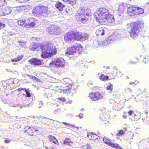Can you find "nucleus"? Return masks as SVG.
<instances>
[{
	"label": "nucleus",
	"mask_w": 149,
	"mask_h": 149,
	"mask_svg": "<svg viewBox=\"0 0 149 149\" xmlns=\"http://www.w3.org/2000/svg\"><path fill=\"white\" fill-rule=\"evenodd\" d=\"M90 10L86 7H80L78 9L75 15L77 20L81 22L85 23L89 22L91 19Z\"/></svg>",
	"instance_id": "1"
},
{
	"label": "nucleus",
	"mask_w": 149,
	"mask_h": 149,
	"mask_svg": "<svg viewBox=\"0 0 149 149\" xmlns=\"http://www.w3.org/2000/svg\"><path fill=\"white\" fill-rule=\"evenodd\" d=\"M142 24L140 22L136 21L132 23L130 27L128 28L131 38L133 39H136L141 31Z\"/></svg>",
	"instance_id": "2"
},
{
	"label": "nucleus",
	"mask_w": 149,
	"mask_h": 149,
	"mask_svg": "<svg viewBox=\"0 0 149 149\" xmlns=\"http://www.w3.org/2000/svg\"><path fill=\"white\" fill-rule=\"evenodd\" d=\"M109 13L108 10L105 8H100L94 13L96 21L100 24L103 19Z\"/></svg>",
	"instance_id": "3"
},
{
	"label": "nucleus",
	"mask_w": 149,
	"mask_h": 149,
	"mask_svg": "<svg viewBox=\"0 0 149 149\" xmlns=\"http://www.w3.org/2000/svg\"><path fill=\"white\" fill-rule=\"evenodd\" d=\"M40 47L41 49L42 54H41V57L44 59L47 58V46L43 44H40V43H34L32 46L29 47V49L31 50L36 51L38 49V48Z\"/></svg>",
	"instance_id": "4"
},
{
	"label": "nucleus",
	"mask_w": 149,
	"mask_h": 149,
	"mask_svg": "<svg viewBox=\"0 0 149 149\" xmlns=\"http://www.w3.org/2000/svg\"><path fill=\"white\" fill-rule=\"evenodd\" d=\"M46 12V7L42 6H36L32 10V14L35 16H39L42 14L43 16L45 15H47Z\"/></svg>",
	"instance_id": "5"
},
{
	"label": "nucleus",
	"mask_w": 149,
	"mask_h": 149,
	"mask_svg": "<svg viewBox=\"0 0 149 149\" xmlns=\"http://www.w3.org/2000/svg\"><path fill=\"white\" fill-rule=\"evenodd\" d=\"M77 31H69L65 35L64 39L65 41L68 43H71L74 40H76L77 37Z\"/></svg>",
	"instance_id": "6"
},
{
	"label": "nucleus",
	"mask_w": 149,
	"mask_h": 149,
	"mask_svg": "<svg viewBox=\"0 0 149 149\" xmlns=\"http://www.w3.org/2000/svg\"><path fill=\"white\" fill-rule=\"evenodd\" d=\"M47 31L50 35H59L61 32L59 26L54 24H51L47 27Z\"/></svg>",
	"instance_id": "7"
},
{
	"label": "nucleus",
	"mask_w": 149,
	"mask_h": 149,
	"mask_svg": "<svg viewBox=\"0 0 149 149\" xmlns=\"http://www.w3.org/2000/svg\"><path fill=\"white\" fill-rule=\"evenodd\" d=\"M121 38V36L120 33H113L106 40L102 41V44L104 45H107L110 43L120 39Z\"/></svg>",
	"instance_id": "8"
},
{
	"label": "nucleus",
	"mask_w": 149,
	"mask_h": 149,
	"mask_svg": "<svg viewBox=\"0 0 149 149\" xmlns=\"http://www.w3.org/2000/svg\"><path fill=\"white\" fill-rule=\"evenodd\" d=\"M82 48L80 44H76L72 47L68 48L65 54L69 55L73 54L75 53L79 54L81 52Z\"/></svg>",
	"instance_id": "9"
},
{
	"label": "nucleus",
	"mask_w": 149,
	"mask_h": 149,
	"mask_svg": "<svg viewBox=\"0 0 149 149\" xmlns=\"http://www.w3.org/2000/svg\"><path fill=\"white\" fill-rule=\"evenodd\" d=\"M57 50L55 46L51 43H47V58H51L56 54Z\"/></svg>",
	"instance_id": "10"
},
{
	"label": "nucleus",
	"mask_w": 149,
	"mask_h": 149,
	"mask_svg": "<svg viewBox=\"0 0 149 149\" xmlns=\"http://www.w3.org/2000/svg\"><path fill=\"white\" fill-rule=\"evenodd\" d=\"M114 21L115 19L113 16L108 14L106 16L100 24L102 25H105L106 24L109 25L110 24H112Z\"/></svg>",
	"instance_id": "11"
},
{
	"label": "nucleus",
	"mask_w": 149,
	"mask_h": 149,
	"mask_svg": "<svg viewBox=\"0 0 149 149\" xmlns=\"http://www.w3.org/2000/svg\"><path fill=\"white\" fill-rule=\"evenodd\" d=\"M65 61L64 59L61 58H57L49 63V65L54 64L57 67L62 68L65 65Z\"/></svg>",
	"instance_id": "12"
},
{
	"label": "nucleus",
	"mask_w": 149,
	"mask_h": 149,
	"mask_svg": "<svg viewBox=\"0 0 149 149\" xmlns=\"http://www.w3.org/2000/svg\"><path fill=\"white\" fill-rule=\"evenodd\" d=\"M38 129L39 128L38 127H34L33 126L29 127L28 126L26 127L24 129V131L26 132H27L30 135H33L34 132H36V134L39 133V132Z\"/></svg>",
	"instance_id": "13"
},
{
	"label": "nucleus",
	"mask_w": 149,
	"mask_h": 149,
	"mask_svg": "<svg viewBox=\"0 0 149 149\" xmlns=\"http://www.w3.org/2000/svg\"><path fill=\"white\" fill-rule=\"evenodd\" d=\"M89 95L93 101L98 100L102 98V95L98 92H96L95 93L91 92L89 93Z\"/></svg>",
	"instance_id": "14"
},
{
	"label": "nucleus",
	"mask_w": 149,
	"mask_h": 149,
	"mask_svg": "<svg viewBox=\"0 0 149 149\" xmlns=\"http://www.w3.org/2000/svg\"><path fill=\"white\" fill-rule=\"evenodd\" d=\"M77 37L76 40H77L84 41L87 39L89 37V34L87 33L81 34L77 31Z\"/></svg>",
	"instance_id": "15"
},
{
	"label": "nucleus",
	"mask_w": 149,
	"mask_h": 149,
	"mask_svg": "<svg viewBox=\"0 0 149 149\" xmlns=\"http://www.w3.org/2000/svg\"><path fill=\"white\" fill-rule=\"evenodd\" d=\"M36 20L34 18H30L26 19L25 22L26 23V27H33L35 25Z\"/></svg>",
	"instance_id": "16"
},
{
	"label": "nucleus",
	"mask_w": 149,
	"mask_h": 149,
	"mask_svg": "<svg viewBox=\"0 0 149 149\" xmlns=\"http://www.w3.org/2000/svg\"><path fill=\"white\" fill-rule=\"evenodd\" d=\"M29 61L30 63L34 66L40 65L43 63L42 60L38 59L36 58H32L30 59Z\"/></svg>",
	"instance_id": "17"
},
{
	"label": "nucleus",
	"mask_w": 149,
	"mask_h": 149,
	"mask_svg": "<svg viewBox=\"0 0 149 149\" xmlns=\"http://www.w3.org/2000/svg\"><path fill=\"white\" fill-rule=\"evenodd\" d=\"M107 31V29L105 28H100L97 29L96 32V33L97 36L103 35L105 32Z\"/></svg>",
	"instance_id": "18"
},
{
	"label": "nucleus",
	"mask_w": 149,
	"mask_h": 149,
	"mask_svg": "<svg viewBox=\"0 0 149 149\" xmlns=\"http://www.w3.org/2000/svg\"><path fill=\"white\" fill-rule=\"evenodd\" d=\"M136 7H130L127 9V13L130 16H132L136 14Z\"/></svg>",
	"instance_id": "19"
},
{
	"label": "nucleus",
	"mask_w": 149,
	"mask_h": 149,
	"mask_svg": "<svg viewBox=\"0 0 149 149\" xmlns=\"http://www.w3.org/2000/svg\"><path fill=\"white\" fill-rule=\"evenodd\" d=\"M3 15H8L12 12V8L7 7L4 8H2Z\"/></svg>",
	"instance_id": "20"
},
{
	"label": "nucleus",
	"mask_w": 149,
	"mask_h": 149,
	"mask_svg": "<svg viewBox=\"0 0 149 149\" xmlns=\"http://www.w3.org/2000/svg\"><path fill=\"white\" fill-rule=\"evenodd\" d=\"M1 100L4 103L7 104L10 106L15 107H17V106L20 107L19 104H15L13 103L12 102H10L9 100H6L5 99L4 100V99H2Z\"/></svg>",
	"instance_id": "21"
},
{
	"label": "nucleus",
	"mask_w": 149,
	"mask_h": 149,
	"mask_svg": "<svg viewBox=\"0 0 149 149\" xmlns=\"http://www.w3.org/2000/svg\"><path fill=\"white\" fill-rule=\"evenodd\" d=\"M56 8L60 11H62L63 8H64L65 6L60 2L56 3L55 5Z\"/></svg>",
	"instance_id": "22"
},
{
	"label": "nucleus",
	"mask_w": 149,
	"mask_h": 149,
	"mask_svg": "<svg viewBox=\"0 0 149 149\" xmlns=\"http://www.w3.org/2000/svg\"><path fill=\"white\" fill-rule=\"evenodd\" d=\"M103 140L104 143L109 145L110 146L112 147H115V146H116V145L118 146V145L113 143L109 139L106 138H103Z\"/></svg>",
	"instance_id": "23"
},
{
	"label": "nucleus",
	"mask_w": 149,
	"mask_h": 149,
	"mask_svg": "<svg viewBox=\"0 0 149 149\" xmlns=\"http://www.w3.org/2000/svg\"><path fill=\"white\" fill-rule=\"evenodd\" d=\"M87 136L90 139L96 140L97 138V135L94 133L91 132L88 133Z\"/></svg>",
	"instance_id": "24"
},
{
	"label": "nucleus",
	"mask_w": 149,
	"mask_h": 149,
	"mask_svg": "<svg viewBox=\"0 0 149 149\" xmlns=\"http://www.w3.org/2000/svg\"><path fill=\"white\" fill-rule=\"evenodd\" d=\"M122 106L121 104H120L117 102H115L113 104V108L115 110L118 111L119 110L122 108Z\"/></svg>",
	"instance_id": "25"
},
{
	"label": "nucleus",
	"mask_w": 149,
	"mask_h": 149,
	"mask_svg": "<svg viewBox=\"0 0 149 149\" xmlns=\"http://www.w3.org/2000/svg\"><path fill=\"white\" fill-rule=\"evenodd\" d=\"M9 85L8 86H10V88L12 89L14 88L15 87L18 86V84L17 83H13L11 82V80L10 81H9L8 82Z\"/></svg>",
	"instance_id": "26"
},
{
	"label": "nucleus",
	"mask_w": 149,
	"mask_h": 149,
	"mask_svg": "<svg viewBox=\"0 0 149 149\" xmlns=\"http://www.w3.org/2000/svg\"><path fill=\"white\" fill-rule=\"evenodd\" d=\"M26 19H23L17 21V24L18 25L22 27H26V23L25 22Z\"/></svg>",
	"instance_id": "27"
},
{
	"label": "nucleus",
	"mask_w": 149,
	"mask_h": 149,
	"mask_svg": "<svg viewBox=\"0 0 149 149\" xmlns=\"http://www.w3.org/2000/svg\"><path fill=\"white\" fill-rule=\"evenodd\" d=\"M98 76L99 77L100 79L103 81H106L108 79V77L107 76H105L103 74H101L100 73L98 74Z\"/></svg>",
	"instance_id": "28"
},
{
	"label": "nucleus",
	"mask_w": 149,
	"mask_h": 149,
	"mask_svg": "<svg viewBox=\"0 0 149 149\" xmlns=\"http://www.w3.org/2000/svg\"><path fill=\"white\" fill-rule=\"evenodd\" d=\"M24 56L23 55H18V56L15 58L12 59L11 61L12 62H17L19 61L22 59L23 57Z\"/></svg>",
	"instance_id": "29"
},
{
	"label": "nucleus",
	"mask_w": 149,
	"mask_h": 149,
	"mask_svg": "<svg viewBox=\"0 0 149 149\" xmlns=\"http://www.w3.org/2000/svg\"><path fill=\"white\" fill-rule=\"evenodd\" d=\"M49 140L51 142L56 144L57 142V140L54 136L50 135L48 137Z\"/></svg>",
	"instance_id": "30"
},
{
	"label": "nucleus",
	"mask_w": 149,
	"mask_h": 149,
	"mask_svg": "<svg viewBox=\"0 0 149 149\" xmlns=\"http://www.w3.org/2000/svg\"><path fill=\"white\" fill-rule=\"evenodd\" d=\"M144 12L143 10L139 7H136V15H138L139 14H142Z\"/></svg>",
	"instance_id": "31"
},
{
	"label": "nucleus",
	"mask_w": 149,
	"mask_h": 149,
	"mask_svg": "<svg viewBox=\"0 0 149 149\" xmlns=\"http://www.w3.org/2000/svg\"><path fill=\"white\" fill-rule=\"evenodd\" d=\"M126 130V128L125 127L123 128V130H120L117 134V135L120 136L123 135L125 134Z\"/></svg>",
	"instance_id": "32"
},
{
	"label": "nucleus",
	"mask_w": 149,
	"mask_h": 149,
	"mask_svg": "<svg viewBox=\"0 0 149 149\" xmlns=\"http://www.w3.org/2000/svg\"><path fill=\"white\" fill-rule=\"evenodd\" d=\"M100 118L102 120L105 121L107 120L108 118V116L106 114H104L101 115L100 117Z\"/></svg>",
	"instance_id": "33"
},
{
	"label": "nucleus",
	"mask_w": 149,
	"mask_h": 149,
	"mask_svg": "<svg viewBox=\"0 0 149 149\" xmlns=\"http://www.w3.org/2000/svg\"><path fill=\"white\" fill-rule=\"evenodd\" d=\"M72 86L71 84H69L67 86L65 87V89H63L64 92L65 93L68 92L70 91V90L71 89Z\"/></svg>",
	"instance_id": "34"
},
{
	"label": "nucleus",
	"mask_w": 149,
	"mask_h": 149,
	"mask_svg": "<svg viewBox=\"0 0 149 149\" xmlns=\"http://www.w3.org/2000/svg\"><path fill=\"white\" fill-rule=\"evenodd\" d=\"M66 9V12L69 14H72L73 12V11L72 8L70 7H67Z\"/></svg>",
	"instance_id": "35"
},
{
	"label": "nucleus",
	"mask_w": 149,
	"mask_h": 149,
	"mask_svg": "<svg viewBox=\"0 0 149 149\" xmlns=\"http://www.w3.org/2000/svg\"><path fill=\"white\" fill-rule=\"evenodd\" d=\"M24 91L25 92V93H23V94L25 95L27 97H30L31 96V94L28 91V89H27L26 88H25L24 89Z\"/></svg>",
	"instance_id": "36"
},
{
	"label": "nucleus",
	"mask_w": 149,
	"mask_h": 149,
	"mask_svg": "<svg viewBox=\"0 0 149 149\" xmlns=\"http://www.w3.org/2000/svg\"><path fill=\"white\" fill-rule=\"evenodd\" d=\"M107 89L109 91V93H111L113 90V85L111 84H110L109 85L107 86Z\"/></svg>",
	"instance_id": "37"
},
{
	"label": "nucleus",
	"mask_w": 149,
	"mask_h": 149,
	"mask_svg": "<svg viewBox=\"0 0 149 149\" xmlns=\"http://www.w3.org/2000/svg\"><path fill=\"white\" fill-rule=\"evenodd\" d=\"M70 140L69 139H66L64 141L63 143L65 145H70Z\"/></svg>",
	"instance_id": "38"
},
{
	"label": "nucleus",
	"mask_w": 149,
	"mask_h": 149,
	"mask_svg": "<svg viewBox=\"0 0 149 149\" xmlns=\"http://www.w3.org/2000/svg\"><path fill=\"white\" fill-rule=\"evenodd\" d=\"M70 80V79L67 78H64V79L62 80V83L65 84H68L69 83L68 82Z\"/></svg>",
	"instance_id": "39"
},
{
	"label": "nucleus",
	"mask_w": 149,
	"mask_h": 149,
	"mask_svg": "<svg viewBox=\"0 0 149 149\" xmlns=\"http://www.w3.org/2000/svg\"><path fill=\"white\" fill-rule=\"evenodd\" d=\"M61 112V110L60 109H57L55 110L54 113L55 114H59Z\"/></svg>",
	"instance_id": "40"
},
{
	"label": "nucleus",
	"mask_w": 149,
	"mask_h": 149,
	"mask_svg": "<svg viewBox=\"0 0 149 149\" xmlns=\"http://www.w3.org/2000/svg\"><path fill=\"white\" fill-rule=\"evenodd\" d=\"M17 42L19 43V45L22 47H24V42L23 41H18Z\"/></svg>",
	"instance_id": "41"
},
{
	"label": "nucleus",
	"mask_w": 149,
	"mask_h": 149,
	"mask_svg": "<svg viewBox=\"0 0 149 149\" xmlns=\"http://www.w3.org/2000/svg\"><path fill=\"white\" fill-rule=\"evenodd\" d=\"M6 70L8 72H12L13 73H14L15 74H17L18 73V71H16V70H15V71L11 70L9 69H6Z\"/></svg>",
	"instance_id": "42"
},
{
	"label": "nucleus",
	"mask_w": 149,
	"mask_h": 149,
	"mask_svg": "<svg viewBox=\"0 0 149 149\" xmlns=\"http://www.w3.org/2000/svg\"><path fill=\"white\" fill-rule=\"evenodd\" d=\"M115 144L118 145V146L116 145V146H115V147H113L116 148L117 149H123L122 147H121L118 144H116V143H115Z\"/></svg>",
	"instance_id": "43"
},
{
	"label": "nucleus",
	"mask_w": 149,
	"mask_h": 149,
	"mask_svg": "<svg viewBox=\"0 0 149 149\" xmlns=\"http://www.w3.org/2000/svg\"><path fill=\"white\" fill-rule=\"evenodd\" d=\"M5 26V24L0 22V29H2Z\"/></svg>",
	"instance_id": "44"
},
{
	"label": "nucleus",
	"mask_w": 149,
	"mask_h": 149,
	"mask_svg": "<svg viewBox=\"0 0 149 149\" xmlns=\"http://www.w3.org/2000/svg\"><path fill=\"white\" fill-rule=\"evenodd\" d=\"M32 79L34 80L37 81H39L40 80V79L37 78L34 76H33L32 77Z\"/></svg>",
	"instance_id": "45"
},
{
	"label": "nucleus",
	"mask_w": 149,
	"mask_h": 149,
	"mask_svg": "<svg viewBox=\"0 0 149 149\" xmlns=\"http://www.w3.org/2000/svg\"><path fill=\"white\" fill-rule=\"evenodd\" d=\"M5 1V0H0V7L3 6Z\"/></svg>",
	"instance_id": "46"
},
{
	"label": "nucleus",
	"mask_w": 149,
	"mask_h": 149,
	"mask_svg": "<svg viewBox=\"0 0 149 149\" xmlns=\"http://www.w3.org/2000/svg\"><path fill=\"white\" fill-rule=\"evenodd\" d=\"M125 91L126 92H132L131 89L130 88H127L126 89H125Z\"/></svg>",
	"instance_id": "47"
},
{
	"label": "nucleus",
	"mask_w": 149,
	"mask_h": 149,
	"mask_svg": "<svg viewBox=\"0 0 149 149\" xmlns=\"http://www.w3.org/2000/svg\"><path fill=\"white\" fill-rule=\"evenodd\" d=\"M58 100L61 101L62 102H64L65 100V99L63 97H61L58 98Z\"/></svg>",
	"instance_id": "48"
},
{
	"label": "nucleus",
	"mask_w": 149,
	"mask_h": 149,
	"mask_svg": "<svg viewBox=\"0 0 149 149\" xmlns=\"http://www.w3.org/2000/svg\"><path fill=\"white\" fill-rule=\"evenodd\" d=\"M85 147L86 149H91V147L89 145L87 144Z\"/></svg>",
	"instance_id": "49"
},
{
	"label": "nucleus",
	"mask_w": 149,
	"mask_h": 149,
	"mask_svg": "<svg viewBox=\"0 0 149 149\" xmlns=\"http://www.w3.org/2000/svg\"><path fill=\"white\" fill-rule=\"evenodd\" d=\"M62 123L65 125H67L69 127H70L71 126H73L72 125H71L70 124H68L66 123L63 122Z\"/></svg>",
	"instance_id": "50"
},
{
	"label": "nucleus",
	"mask_w": 149,
	"mask_h": 149,
	"mask_svg": "<svg viewBox=\"0 0 149 149\" xmlns=\"http://www.w3.org/2000/svg\"><path fill=\"white\" fill-rule=\"evenodd\" d=\"M17 1L19 2L22 3H23L24 1H29V0H16Z\"/></svg>",
	"instance_id": "51"
},
{
	"label": "nucleus",
	"mask_w": 149,
	"mask_h": 149,
	"mask_svg": "<svg viewBox=\"0 0 149 149\" xmlns=\"http://www.w3.org/2000/svg\"><path fill=\"white\" fill-rule=\"evenodd\" d=\"M3 11L2 8H0V16H3Z\"/></svg>",
	"instance_id": "52"
},
{
	"label": "nucleus",
	"mask_w": 149,
	"mask_h": 149,
	"mask_svg": "<svg viewBox=\"0 0 149 149\" xmlns=\"http://www.w3.org/2000/svg\"><path fill=\"white\" fill-rule=\"evenodd\" d=\"M144 141L145 143H149V139H147L145 140H143V141Z\"/></svg>",
	"instance_id": "53"
},
{
	"label": "nucleus",
	"mask_w": 149,
	"mask_h": 149,
	"mask_svg": "<svg viewBox=\"0 0 149 149\" xmlns=\"http://www.w3.org/2000/svg\"><path fill=\"white\" fill-rule=\"evenodd\" d=\"M93 84V82L91 81H89L87 83V85L88 86L91 85Z\"/></svg>",
	"instance_id": "54"
},
{
	"label": "nucleus",
	"mask_w": 149,
	"mask_h": 149,
	"mask_svg": "<svg viewBox=\"0 0 149 149\" xmlns=\"http://www.w3.org/2000/svg\"><path fill=\"white\" fill-rule=\"evenodd\" d=\"M80 118H82L83 117V115L82 113H80L78 116Z\"/></svg>",
	"instance_id": "55"
},
{
	"label": "nucleus",
	"mask_w": 149,
	"mask_h": 149,
	"mask_svg": "<svg viewBox=\"0 0 149 149\" xmlns=\"http://www.w3.org/2000/svg\"><path fill=\"white\" fill-rule=\"evenodd\" d=\"M133 111L132 110H130L128 111V113L129 114V115L130 116H131L132 115V114L133 113Z\"/></svg>",
	"instance_id": "56"
},
{
	"label": "nucleus",
	"mask_w": 149,
	"mask_h": 149,
	"mask_svg": "<svg viewBox=\"0 0 149 149\" xmlns=\"http://www.w3.org/2000/svg\"><path fill=\"white\" fill-rule=\"evenodd\" d=\"M17 80L16 79H12L11 80V82H12L13 83H15V82H16V83H18V85L19 84H18V82H17L16 81H17Z\"/></svg>",
	"instance_id": "57"
},
{
	"label": "nucleus",
	"mask_w": 149,
	"mask_h": 149,
	"mask_svg": "<svg viewBox=\"0 0 149 149\" xmlns=\"http://www.w3.org/2000/svg\"><path fill=\"white\" fill-rule=\"evenodd\" d=\"M4 142L5 143H9L10 142V141L8 140H5L4 141Z\"/></svg>",
	"instance_id": "58"
},
{
	"label": "nucleus",
	"mask_w": 149,
	"mask_h": 149,
	"mask_svg": "<svg viewBox=\"0 0 149 149\" xmlns=\"http://www.w3.org/2000/svg\"><path fill=\"white\" fill-rule=\"evenodd\" d=\"M25 88H19L18 89V90L19 91H21V90H24Z\"/></svg>",
	"instance_id": "59"
},
{
	"label": "nucleus",
	"mask_w": 149,
	"mask_h": 149,
	"mask_svg": "<svg viewBox=\"0 0 149 149\" xmlns=\"http://www.w3.org/2000/svg\"><path fill=\"white\" fill-rule=\"evenodd\" d=\"M134 118L135 119V120H136L139 119V118L138 117H137V116H136L135 114H134Z\"/></svg>",
	"instance_id": "60"
},
{
	"label": "nucleus",
	"mask_w": 149,
	"mask_h": 149,
	"mask_svg": "<svg viewBox=\"0 0 149 149\" xmlns=\"http://www.w3.org/2000/svg\"><path fill=\"white\" fill-rule=\"evenodd\" d=\"M123 117L124 118L126 119L127 118V116L126 115H124L123 116Z\"/></svg>",
	"instance_id": "61"
},
{
	"label": "nucleus",
	"mask_w": 149,
	"mask_h": 149,
	"mask_svg": "<svg viewBox=\"0 0 149 149\" xmlns=\"http://www.w3.org/2000/svg\"><path fill=\"white\" fill-rule=\"evenodd\" d=\"M39 103H40V104H41L42 106L43 105V103L42 102V101H40L39 102Z\"/></svg>",
	"instance_id": "62"
},
{
	"label": "nucleus",
	"mask_w": 149,
	"mask_h": 149,
	"mask_svg": "<svg viewBox=\"0 0 149 149\" xmlns=\"http://www.w3.org/2000/svg\"><path fill=\"white\" fill-rule=\"evenodd\" d=\"M84 109L83 108H82L81 109V111H84Z\"/></svg>",
	"instance_id": "63"
},
{
	"label": "nucleus",
	"mask_w": 149,
	"mask_h": 149,
	"mask_svg": "<svg viewBox=\"0 0 149 149\" xmlns=\"http://www.w3.org/2000/svg\"><path fill=\"white\" fill-rule=\"evenodd\" d=\"M146 119H147V120H148V121L149 122V119L148 118Z\"/></svg>",
	"instance_id": "64"
}]
</instances>
